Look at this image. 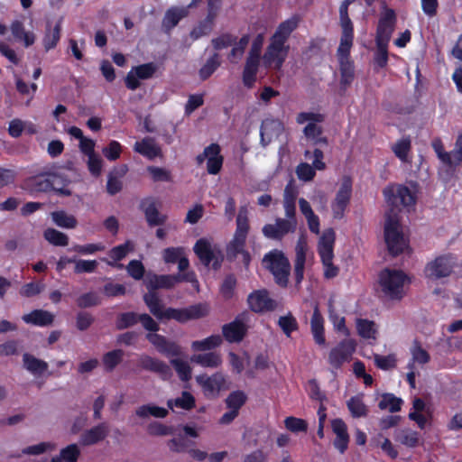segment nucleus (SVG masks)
Wrapping results in <instances>:
<instances>
[{"mask_svg": "<svg viewBox=\"0 0 462 462\" xmlns=\"http://www.w3.org/2000/svg\"><path fill=\"white\" fill-rule=\"evenodd\" d=\"M287 219L278 217L274 224H266L263 226V235L272 240L281 241L289 233H294L297 227L296 205L292 200L283 203Z\"/></svg>", "mask_w": 462, "mask_h": 462, "instance_id": "f257e3e1", "label": "nucleus"}, {"mask_svg": "<svg viewBox=\"0 0 462 462\" xmlns=\"http://www.w3.org/2000/svg\"><path fill=\"white\" fill-rule=\"evenodd\" d=\"M264 267L273 274L275 283L281 288H286L291 274V263L284 253L273 249L263 258Z\"/></svg>", "mask_w": 462, "mask_h": 462, "instance_id": "f03ea898", "label": "nucleus"}, {"mask_svg": "<svg viewBox=\"0 0 462 462\" xmlns=\"http://www.w3.org/2000/svg\"><path fill=\"white\" fill-rule=\"evenodd\" d=\"M392 211H393L392 209ZM384 240L389 254L392 256H398L404 252L408 246L401 228L399 217L395 213H388L386 215L384 224Z\"/></svg>", "mask_w": 462, "mask_h": 462, "instance_id": "7ed1b4c3", "label": "nucleus"}, {"mask_svg": "<svg viewBox=\"0 0 462 462\" xmlns=\"http://www.w3.org/2000/svg\"><path fill=\"white\" fill-rule=\"evenodd\" d=\"M407 275L400 270L384 268L379 273V284L386 298L400 300L404 296L403 286Z\"/></svg>", "mask_w": 462, "mask_h": 462, "instance_id": "20e7f679", "label": "nucleus"}, {"mask_svg": "<svg viewBox=\"0 0 462 462\" xmlns=\"http://www.w3.org/2000/svg\"><path fill=\"white\" fill-rule=\"evenodd\" d=\"M457 261V259L453 254H440L425 265V276L432 281L448 278L454 272Z\"/></svg>", "mask_w": 462, "mask_h": 462, "instance_id": "39448f33", "label": "nucleus"}, {"mask_svg": "<svg viewBox=\"0 0 462 462\" xmlns=\"http://www.w3.org/2000/svg\"><path fill=\"white\" fill-rule=\"evenodd\" d=\"M183 281L192 283L196 291H199V282L192 273L186 274L180 273L177 275H148L145 280V284L148 290L154 291L157 289L172 288L177 283Z\"/></svg>", "mask_w": 462, "mask_h": 462, "instance_id": "423d86ee", "label": "nucleus"}, {"mask_svg": "<svg viewBox=\"0 0 462 462\" xmlns=\"http://www.w3.org/2000/svg\"><path fill=\"white\" fill-rule=\"evenodd\" d=\"M289 49V45H282L271 40L262 57L264 68L276 71L281 70L288 56Z\"/></svg>", "mask_w": 462, "mask_h": 462, "instance_id": "0eeeda50", "label": "nucleus"}, {"mask_svg": "<svg viewBox=\"0 0 462 462\" xmlns=\"http://www.w3.org/2000/svg\"><path fill=\"white\" fill-rule=\"evenodd\" d=\"M356 351V342L353 339H343L328 355V363L334 369H340L344 363L351 360Z\"/></svg>", "mask_w": 462, "mask_h": 462, "instance_id": "6e6552de", "label": "nucleus"}, {"mask_svg": "<svg viewBox=\"0 0 462 462\" xmlns=\"http://www.w3.org/2000/svg\"><path fill=\"white\" fill-rule=\"evenodd\" d=\"M397 17L395 11L392 8H384L378 20L375 42L389 43L394 32Z\"/></svg>", "mask_w": 462, "mask_h": 462, "instance_id": "1a4fd4ad", "label": "nucleus"}, {"mask_svg": "<svg viewBox=\"0 0 462 462\" xmlns=\"http://www.w3.org/2000/svg\"><path fill=\"white\" fill-rule=\"evenodd\" d=\"M247 304L254 313L273 311L277 307V302L269 296L266 289L252 291L247 297Z\"/></svg>", "mask_w": 462, "mask_h": 462, "instance_id": "9d476101", "label": "nucleus"}, {"mask_svg": "<svg viewBox=\"0 0 462 462\" xmlns=\"http://www.w3.org/2000/svg\"><path fill=\"white\" fill-rule=\"evenodd\" d=\"M351 193V181L349 180H344L336 194L335 199L331 203L332 214L335 219H342L344 217L345 211L350 202Z\"/></svg>", "mask_w": 462, "mask_h": 462, "instance_id": "9b49d317", "label": "nucleus"}, {"mask_svg": "<svg viewBox=\"0 0 462 462\" xmlns=\"http://www.w3.org/2000/svg\"><path fill=\"white\" fill-rule=\"evenodd\" d=\"M57 180L58 176L53 174L35 176L25 181V189H29L31 192H46L54 189L69 195V192L68 190L56 187L55 182Z\"/></svg>", "mask_w": 462, "mask_h": 462, "instance_id": "f8f14e48", "label": "nucleus"}, {"mask_svg": "<svg viewBox=\"0 0 462 462\" xmlns=\"http://www.w3.org/2000/svg\"><path fill=\"white\" fill-rule=\"evenodd\" d=\"M199 0H192L186 6L173 5L168 8L162 19V27L170 31L174 28L182 19L189 16L190 10L198 4Z\"/></svg>", "mask_w": 462, "mask_h": 462, "instance_id": "ddd939ff", "label": "nucleus"}, {"mask_svg": "<svg viewBox=\"0 0 462 462\" xmlns=\"http://www.w3.org/2000/svg\"><path fill=\"white\" fill-rule=\"evenodd\" d=\"M204 161L208 174L217 175L220 172L224 157L221 154V147L218 143H211L204 148Z\"/></svg>", "mask_w": 462, "mask_h": 462, "instance_id": "4468645a", "label": "nucleus"}, {"mask_svg": "<svg viewBox=\"0 0 462 462\" xmlns=\"http://www.w3.org/2000/svg\"><path fill=\"white\" fill-rule=\"evenodd\" d=\"M247 331L248 327L239 316L222 327L223 337L228 343L241 342L246 336Z\"/></svg>", "mask_w": 462, "mask_h": 462, "instance_id": "2eb2a0df", "label": "nucleus"}, {"mask_svg": "<svg viewBox=\"0 0 462 462\" xmlns=\"http://www.w3.org/2000/svg\"><path fill=\"white\" fill-rule=\"evenodd\" d=\"M336 234L333 228L325 229L318 244V254L321 262L333 261Z\"/></svg>", "mask_w": 462, "mask_h": 462, "instance_id": "dca6fc26", "label": "nucleus"}, {"mask_svg": "<svg viewBox=\"0 0 462 462\" xmlns=\"http://www.w3.org/2000/svg\"><path fill=\"white\" fill-rule=\"evenodd\" d=\"M331 427L333 432L336 434L333 445L340 454H344L346 451L349 443V435L346 424L342 419H335L331 421Z\"/></svg>", "mask_w": 462, "mask_h": 462, "instance_id": "f3484780", "label": "nucleus"}, {"mask_svg": "<svg viewBox=\"0 0 462 462\" xmlns=\"http://www.w3.org/2000/svg\"><path fill=\"white\" fill-rule=\"evenodd\" d=\"M299 23L300 17L298 15H293L281 23L273 35L271 37V40L282 45H286V42L290 38L291 32L297 29Z\"/></svg>", "mask_w": 462, "mask_h": 462, "instance_id": "a211bd4d", "label": "nucleus"}, {"mask_svg": "<svg viewBox=\"0 0 462 462\" xmlns=\"http://www.w3.org/2000/svg\"><path fill=\"white\" fill-rule=\"evenodd\" d=\"M109 432L106 423H100L82 433L79 443L82 446H92L104 440Z\"/></svg>", "mask_w": 462, "mask_h": 462, "instance_id": "6ab92c4d", "label": "nucleus"}, {"mask_svg": "<svg viewBox=\"0 0 462 462\" xmlns=\"http://www.w3.org/2000/svg\"><path fill=\"white\" fill-rule=\"evenodd\" d=\"M61 19L56 23L47 22L45 32L42 40L45 51L54 49L60 40Z\"/></svg>", "mask_w": 462, "mask_h": 462, "instance_id": "aec40b11", "label": "nucleus"}, {"mask_svg": "<svg viewBox=\"0 0 462 462\" xmlns=\"http://www.w3.org/2000/svg\"><path fill=\"white\" fill-rule=\"evenodd\" d=\"M261 58L248 55L242 73V80L245 87L251 88L256 81Z\"/></svg>", "mask_w": 462, "mask_h": 462, "instance_id": "412c9836", "label": "nucleus"}, {"mask_svg": "<svg viewBox=\"0 0 462 462\" xmlns=\"http://www.w3.org/2000/svg\"><path fill=\"white\" fill-rule=\"evenodd\" d=\"M199 436V430L192 425H185L183 427V434L178 439L170 441L169 447L171 450L180 452L189 449V442L192 438Z\"/></svg>", "mask_w": 462, "mask_h": 462, "instance_id": "4be33fe9", "label": "nucleus"}, {"mask_svg": "<svg viewBox=\"0 0 462 462\" xmlns=\"http://www.w3.org/2000/svg\"><path fill=\"white\" fill-rule=\"evenodd\" d=\"M223 261V252L216 246L213 247L211 244L204 238V266H210L214 271H217L220 269Z\"/></svg>", "mask_w": 462, "mask_h": 462, "instance_id": "5701e85b", "label": "nucleus"}, {"mask_svg": "<svg viewBox=\"0 0 462 462\" xmlns=\"http://www.w3.org/2000/svg\"><path fill=\"white\" fill-rule=\"evenodd\" d=\"M201 309L199 306H192L188 309H166L163 319H175L179 322H185L191 319H196L200 316Z\"/></svg>", "mask_w": 462, "mask_h": 462, "instance_id": "b1692460", "label": "nucleus"}, {"mask_svg": "<svg viewBox=\"0 0 462 462\" xmlns=\"http://www.w3.org/2000/svg\"><path fill=\"white\" fill-rule=\"evenodd\" d=\"M310 329L315 343L319 346H324L326 344L324 319L317 304L314 307L312 317L310 319Z\"/></svg>", "mask_w": 462, "mask_h": 462, "instance_id": "393cba45", "label": "nucleus"}, {"mask_svg": "<svg viewBox=\"0 0 462 462\" xmlns=\"http://www.w3.org/2000/svg\"><path fill=\"white\" fill-rule=\"evenodd\" d=\"M23 368L32 374L34 377L42 376L49 368L47 362L37 358L36 356L25 353L23 355Z\"/></svg>", "mask_w": 462, "mask_h": 462, "instance_id": "a878e982", "label": "nucleus"}, {"mask_svg": "<svg viewBox=\"0 0 462 462\" xmlns=\"http://www.w3.org/2000/svg\"><path fill=\"white\" fill-rule=\"evenodd\" d=\"M296 257L294 262V275L297 284L300 283L304 277V268L306 263L307 244L300 239L295 247Z\"/></svg>", "mask_w": 462, "mask_h": 462, "instance_id": "bb28decb", "label": "nucleus"}, {"mask_svg": "<svg viewBox=\"0 0 462 462\" xmlns=\"http://www.w3.org/2000/svg\"><path fill=\"white\" fill-rule=\"evenodd\" d=\"M147 339L162 354L167 356H178L180 354V347L176 344L167 341L164 337L159 334L149 333Z\"/></svg>", "mask_w": 462, "mask_h": 462, "instance_id": "cd10ccee", "label": "nucleus"}, {"mask_svg": "<svg viewBox=\"0 0 462 462\" xmlns=\"http://www.w3.org/2000/svg\"><path fill=\"white\" fill-rule=\"evenodd\" d=\"M22 319L27 323L38 327H46L52 324L54 315L44 310H34L30 313L24 314Z\"/></svg>", "mask_w": 462, "mask_h": 462, "instance_id": "c85d7f7f", "label": "nucleus"}, {"mask_svg": "<svg viewBox=\"0 0 462 462\" xmlns=\"http://www.w3.org/2000/svg\"><path fill=\"white\" fill-rule=\"evenodd\" d=\"M138 364L143 369L158 373L163 378H166L171 373L170 367L165 363L147 355L141 356Z\"/></svg>", "mask_w": 462, "mask_h": 462, "instance_id": "c756f323", "label": "nucleus"}, {"mask_svg": "<svg viewBox=\"0 0 462 462\" xmlns=\"http://www.w3.org/2000/svg\"><path fill=\"white\" fill-rule=\"evenodd\" d=\"M162 258L167 263H178L179 270L184 271L189 267V261L182 247H169L163 250Z\"/></svg>", "mask_w": 462, "mask_h": 462, "instance_id": "7c9ffc66", "label": "nucleus"}, {"mask_svg": "<svg viewBox=\"0 0 462 462\" xmlns=\"http://www.w3.org/2000/svg\"><path fill=\"white\" fill-rule=\"evenodd\" d=\"M384 196L388 200H391V198L399 199L400 202L404 207L414 206L416 203V196L411 190L404 185H400L397 188L396 195L392 189H385L383 190Z\"/></svg>", "mask_w": 462, "mask_h": 462, "instance_id": "2f4dec72", "label": "nucleus"}, {"mask_svg": "<svg viewBox=\"0 0 462 462\" xmlns=\"http://www.w3.org/2000/svg\"><path fill=\"white\" fill-rule=\"evenodd\" d=\"M134 150L149 160L161 156V149L152 138H144L136 142Z\"/></svg>", "mask_w": 462, "mask_h": 462, "instance_id": "473e14b6", "label": "nucleus"}, {"mask_svg": "<svg viewBox=\"0 0 462 462\" xmlns=\"http://www.w3.org/2000/svg\"><path fill=\"white\" fill-rule=\"evenodd\" d=\"M250 231V222L248 217V208L246 206H241L236 219V230L234 236L247 239Z\"/></svg>", "mask_w": 462, "mask_h": 462, "instance_id": "72a5a7b5", "label": "nucleus"}, {"mask_svg": "<svg viewBox=\"0 0 462 462\" xmlns=\"http://www.w3.org/2000/svg\"><path fill=\"white\" fill-rule=\"evenodd\" d=\"M282 124L278 120L266 119L262 122L260 128L261 143L263 146L268 145L273 136V131H280Z\"/></svg>", "mask_w": 462, "mask_h": 462, "instance_id": "f704fd0d", "label": "nucleus"}, {"mask_svg": "<svg viewBox=\"0 0 462 462\" xmlns=\"http://www.w3.org/2000/svg\"><path fill=\"white\" fill-rule=\"evenodd\" d=\"M80 457V448L78 444H69L60 450L59 455L53 457L49 462H78Z\"/></svg>", "mask_w": 462, "mask_h": 462, "instance_id": "c9c22d12", "label": "nucleus"}, {"mask_svg": "<svg viewBox=\"0 0 462 462\" xmlns=\"http://www.w3.org/2000/svg\"><path fill=\"white\" fill-rule=\"evenodd\" d=\"M226 388V378L221 373H216L212 376L204 379V392H208L213 396L217 395L221 390Z\"/></svg>", "mask_w": 462, "mask_h": 462, "instance_id": "e433bc0d", "label": "nucleus"}, {"mask_svg": "<svg viewBox=\"0 0 462 462\" xmlns=\"http://www.w3.org/2000/svg\"><path fill=\"white\" fill-rule=\"evenodd\" d=\"M135 413L138 417L143 419L150 417L162 419L168 415V410L154 403H148L138 407Z\"/></svg>", "mask_w": 462, "mask_h": 462, "instance_id": "4c0bfd02", "label": "nucleus"}, {"mask_svg": "<svg viewBox=\"0 0 462 462\" xmlns=\"http://www.w3.org/2000/svg\"><path fill=\"white\" fill-rule=\"evenodd\" d=\"M144 302L148 306L150 311L158 319H162L165 313V310L162 301L153 291H149L143 297Z\"/></svg>", "mask_w": 462, "mask_h": 462, "instance_id": "58836bf2", "label": "nucleus"}, {"mask_svg": "<svg viewBox=\"0 0 462 462\" xmlns=\"http://www.w3.org/2000/svg\"><path fill=\"white\" fill-rule=\"evenodd\" d=\"M395 439L408 448H416L420 444V435L411 429H403L398 431Z\"/></svg>", "mask_w": 462, "mask_h": 462, "instance_id": "ea45409f", "label": "nucleus"}, {"mask_svg": "<svg viewBox=\"0 0 462 462\" xmlns=\"http://www.w3.org/2000/svg\"><path fill=\"white\" fill-rule=\"evenodd\" d=\"M52 221L60 227L72 229L78 225L77 218L66 211L59 210L51 214Z\"/></svg>", "mask_w": 462, "mask_h": 462, "instance_id": "a19ab883", "label": "nucleus"}, {"mask_svg": "<svg viewBox=\"0 0 462 462\" xmlns=\"http://www.w3.org/2000/svg\"><path fill=\"white\" fill-rule=\"evenodd\" d=\"M376 51L374 55V69L378 71L388 64V44L386 42H375Z\"/></svg>", "mask_w": 462, "mask_h": 462, "instance_id": "79ce46f5", "label": "nucleus"}, {"mask_svg": "<svg viewBox=\"0 0 462 462\" xmlns=\"http://www.w3.org/2000/svg\"><path fill=\"white\" fill-rule=\"evenodd\" d=\"M55 449L56 445L53 442L43 441L23 448L21 454L14 457H20L21 455L39 456L47 452H51Z\"/></svg>", "mask_w": 462, "mask_h": 462, "instance_id": "37998d69", "label": "nucleus"}, {"mask_svg": "<svg viewBox=\"0 0 462 462\" xmlns=\"http://www.w3.org/2000/svg\"><path fill=\"white\" fill-rule=\"evenodd\" d=\"M305 136L311 140L313 144H325L328 145V138L322 136L323 129L321 126L314 123H309L303 129Z\"/></svg>", "mask_w": 462, "mask_h": 462, "instance_id": "c03bdc74", "label": "nucleus"}, {"mask_svg": "<svg viewBox=\"0 0 462 462\" xmlns=\"http://www.w3.org/2000/svg\"><path fill=\"white\" fill-rule=\"evenodd\" d=\"M411 150V140L410 136L402 137L398 140L393 146L392 151L395 156L402 162H408V156Z\"/></svg>", "mask_w": 462, "mask_h": 462, "instance_id": "a18cd8bd", "label": "nucleus"}, {"mask_svg": "<svg viewBox=\"0 0 462 462\" xmlns=\"http://www.w3.org/2000/svg\"><path fill=\"white\" fill-rule=\"evenodd\" d=\"M356 329L358 335L365 339H375L377 329L375 323L365 319H356Z\"/></svg>", "mask_w": 462, "mask_h": 462, "instance_id": "49530a36", "label": "nucleus"}, {"mask_svg": "<svg viewBox=\"0 0 462 462\" xmlns=\"http://www.w3.org/2000/svg\"><path fill=\"white\" fill-rule=\"evenodd\" d=\"M403 402L401 398L396 397L393 393H383L378 403L381 410H388L390 412H397L401 411Z\"/></svg>", "mask_w": 462, "mask_h": 462, "instance_id": "de8ad7c7", "label": "nucleus"}, {"mask_svg": "<svg viewBox=\"0 0 462 462\" xmlns=\"http://www.w3.org/2000/svg\"><path fill=\"white\" fill-rule=\"evenodd\" d=\"M347 408L354 418H361L367 416L368 409L364 403L362 397L352 396L346 402Z\"/></svg>", "mask_w": 462, "mask_h": 462, "instance_id": "09e8293b", "label": "nucleus"}, {"mask_svg": "<svg viewBox=\"0 0 462 462\" xmlns=\"http://www.w3.org/2000/svg\"><path fill=\"white\" fill-rule=\"evenodd\" d=\"M194 402L193 396L188 392H183L181 396L168 400L167 405L171 410L175 408L189 410L194 406Z\"/></svg>", "mask_w": 462, "mask_h": 462, "instance_id": "8fccbe9b", "label": "nucleus"}, {"mask_svg": "<svg viewBox=\"0 0 462 462\" xmlns=\"http://www.w3.org/2000/svg\"><path fill=\"white\" fill-rule=\"evenodd\" d=\"M134 250V244L130 241H126L125 244L117 245L110 250L109 257L112 261L107 260L106 263L109 265H115L117 261L122 260L126 254Z\"/></svg>", "mask_w": 462, "mask_h": 462, "instance_id": "3c124183", "label": "nucleus"}, {"mask_svg": "<svg viewBox=\"0 0 462 462\" xmlns=\"http://www.w3.org/2000/svg\"><path fill=\"white\" fill-rule=\"evenodd\" d=\"M355 78L354 67L349 60L340 62V88L346 89Z\"/></svg>", "mask_w": 462, "mask_h": 462, "instance_id": "603ef678", "label": "nucleus"}, {"mask_svg": "<svg viewBox=\"0 0 462 462\" xmlns=\"http://www.w3.org/2000/svg\"><path fill=\"white\" fill-rule=\"evenodd\" d=\"M246 394L241 390H236L228 394L226 399V404L229 410H234L239 412V410L246 402Z\"/></svg>", "mask_w": 462, "mask_h": 462, "instance_id": "864d4df0", "label": "nucleus"}, {"mask_svg": "<svg viewBox=\"0 0 462 462\" xmlns=\"http://www.w3.org/2000/svg\"><path fill=\"white\" fill-rule=\"evenodd\" d=\"M44 238L56 246H66L69 244V237L66 234L54 228H47L43 233Z\"/></svg>", "mask_w": 462, "mask_h": 462, "instance_id": "5fc2aeb1", "label": "nucleus"}, {"mask_svg": "<svg viewBox=\"0 0 462 462\" xmlns=\"http://www.w3.org/2000/svg\"><path fill=\"white\" fill-rule=\"evenodd\" d=\"M278 326L288 337H291L292 332L299 329L297 319L291 312L279 318Z\"/></svg>", "mask_w": 462, "mask_h": 462, "instance_id": "6e6d98bb", "label": "nucleus"}, {"mask_svg": "<svg viewBox=\"0 0 462 462\" xmlns=\"http://www.w3.org/2000/svg\"><path fill=\"white\" fill-rule=\"evenodd\" d=\"M245 243L246 239L233 236L232 240L226 246V254L228 260H235L238 256V254L245 250Z\"/></svg>", "mask_w": 462, "mask_h": 462, "instance_id": "4d7b16f0", "label": "nucleus"}, {"mask_svg": "<svg viewBox=\"0 0 462 462\" xmlns=\"http://www.w3.org/2000/svg\"><path fill=\"white\" fill-rule=\"evenodd\" d=\"M236 287V279L234 274H228L225 277L220 286V294L224 300H231L235 295Z\"/></svg>", "mask_w": 462, "mask_h": 462, "instance_id": "13d9d810", "label": "nucleus"}, {"mask_svg": "<svg viewBox=\"0 0 462 462\" xmlns=\"http://www.w3.org/2000/svg\"><path fill=\"white\" fill-rule=\"evenodd\" d=\"M285 428L293 433L307 432L308 423L305 420L289 416L284 420Z\"/></svg>", "mask_w": 462, "mask_h": 462, "instance_id": "bf43d9fd", "label": "nucleus"}, {"mask_svg": "<svg viewBox=\"0 0 462 462\" xmlns=\"http://www.w3.org/2000/svg\"><path fill=\"white\" fill-rule=\"evenodd\" d=\"M411 354L412 356V362L424 365L430 362V354L421 347L420 343L418 340H414L411 348Z\"/></svg>", "mask_w": 462, "mask_h": 462, "instance_id": "052dcab7", "label": "nucleus"}, {"mask_svg": "<svg viewBox=\"0 0 462 462\" xmlns=\"http://www.w3.org/2000/svg\"><path fill=\"white\" fill-rule=\"evenodd\" d=\"M124 352L120 349L107 352L103 356V365L107 371H112L122 360Z\"/></svg>", "mask_w": 462, "mask_h": 462, "instance_id": "680f3d73", "label": "nucleus"}, {"mask_svg": "<svg viewBox=\"0 0 462 462\" xmlns=\"http://www.w3.org/2000/svg\"><path fill=\"white\" fill-rule=\"evenodd\" d=\"M147 221L151 225H159L165 221V217L160 215L153 202H147L143 205Z\"/></svg>", "mask_w": 462, "mask_h": 462, "instance_id": "e2e57ef3", "label": "nucleus"}, {"mask_svg": "<svg viewBox=\"0 0 462 462\" xmlns=\"http://www.w3.org/2000/svg\"><path fill=\"white\" fill-rule=\"evenodd\" d=\"M353 41L354 37L341 36L340 43L337 51L339 62L348 60Z\"/></svg>", "mask_w": 462, "mask_h": 462, "instance_id": "0e129e2a", "label": "nucleus"}, {"mask_svg": "<svg viewBox=\"0 0 462 462\" xmlns=\"http://www.w3.org/2000/svg\"><path fill=\"white\" fill-rule=\"evenodd\" d=\"M221 8V0H208L207 4V17L204 19V30L210 26Z\"/></svg>", "mask_w": 462, "mask_h": 462, "instance_id": "69168bd1", "label": "nucleus"}, {"mask_svg": "<svg viewBox=\"0 0 462 462\" xmlns=\"http://www.w3.org/2000/svg\"><path fill=\"white\" fill-rule=\"evenodd\" d=\"M171 363L181 380L186 381L190 378L191 370L187 360L179 357L172 359Z\"/></svg>", "mask_w": 462, "mask_h": 462, "instance_id": "338daca9", "label": "nucleus"}, {"mask_svg": "<svg viewBox=\"0 0 462 462\" xmlns=\"http://www.w3.org/2000/svg\"><path fill=\"white\" fill-rule=\"evenodd\" d=\"M44 289L42 282H29L21 287L19 293L23 297L31 298L39 295Z\"/></svg>", "mask_w": 462, "mask_h": 462, "instance_id": "774afa93", "label": "nucleus"}]
</instances>
